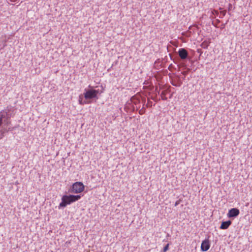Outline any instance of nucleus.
<instances>
[{
    "instance_id": "a878e982",
    "label": "nucleus",
    "mask_w": 252,
    "mask_h": 252,
    "mask_svg": "<svg viewBox=\"0 0 252 252\" xmlns=\"http://www.w3.org/2000/svg\"><path fill=\"white\" fill-rule=\"evenodd\" d=\"M212 25H214L215 27H217L216 25H214L213 22H212Z\"/></svg>"
},
{
    "instance_id": "9b49d317",
    "label": "nucleus",
    "mask_w": 252,
    "mask_h": 252,
    "mask_svg": "<svg viewBox=\"0 0 252 252\" xmlns=\"http://www.w3.org/2000/svg\"><path fill=\"white\" fill-rule=\"evenodd\" d=\"M210 43V42L208 40H204L201 44L200 46L204 49H207L208 46H209V44Z\"/></svg>"
},
{
    "instance_id": "a211bd4d",
    "label": "nucleus",
    "mask_w": 252,
    "mask_h": 252,
    "mask_svg": "<svg viewBox=\"0 0 252 252\" xmlns=\"http://www.w3.org/2000/svg\"><path fill=\"white\" fill-rule=\"evenodd\" d=\"M211 13H212V14H219V12H218V11L215 10H212V11H211Z\"/></svg>"
},
{
    "instance_id": "7ed1b4c3",
    "label": "nucleus",
    "mask_w": 252,
    "mask_h": 252,
    "mask_svg": "<svg viewBox=\"0 0 252 252\" xmlns=\"http://www.w3.org/2000/svg\"><path fill=\"white\" fill-rule=\"evenodd\" d=\"M84 189V186L82 182H76L72 184L68 191L72 193H79L82 192Z\"/></svg>"
},
{
    "instance_id": "9d476101",
    "label": "nucleus",
    "mask_w": 252,
    "mask_h": 252,
    "mask_svg": "<svg viewBox=\"0 0 252 252\" xmlns=\"http://www.w3.org/2000/svg\"><path fill=\"white\" fill-rule=\"evenodd\" d=\"M167 93H168V90H164L161 92L160 97L162 100H166L167 99V97L166 96V95Z\"/></svg>"
},
{
    "instance_id": "4468645a",
    "label": "nucleus",
    "mask_w": 252,
    "mask_h": 252,
    "mask_svg": "<svg viewBox=\"0 0 252 252\" xmlns=\"http://www.w3.org/2000/svg\"><path fill=\"white\" fill-rule=\"evenodd\" d=\"M152 102L150 100H148L147 103L146 104V107H151L152 106Z\"/></svg>"
},
{
    "instance_id": "4be33fe9",
    "label": "nucleus",
    "mask_w": 252,
    "mask_h": 252,
    "mask_svg": "<svg viewBox=\"0 0 252 252\" xmlns=\"http://www.w3.org/2000/svg\"><path fill=\"white\" fill-rule=\"evenodd\" d=\"M87 103H88V102L86 101H83V102H82V105H84V104H87Z\"/></svg>"
},
{
    "instance_id": "bb28decb",
    "label": "nucleus",
    "mask_w": 252,
    "mask_h": 252,
    "mask_svg": "<svg viewBox=\"0 0 252 252\" xmlns=\"http://www.w3.org/2000/svg\"><path fill=\"white\" fill-rule=\"evenodd\" d=\"M217 22L220 23V21L219 20H217Z\"/></svg>"
},
{
    "instance_id": "6e6552de",
    "label": "nucleus",
    "mask_w": 252,
    "mask_h": 252,
    "mask_svg": "<svg viewBox=\"0 0 252 252\" xmlns=\"http://www.w3.org/2000/svg\"><path fill=\"white\" fill-rule=\"evenodd\" d=\"M13 130V127H0V139H2L4 136V134L6 132H8L9 131H12Z\"/></svg>"
},
{
    "instance_id": "f257e3e1",
    "label": "nucleus",
    "mask_w": 252,
    "mask_h": 252,
    "mask_svg": "<svg viewBox=\"0 0 252 252\" xmlns=\"http://www.w3.org/2000/svg\"><path fill=\"white\" fill-rule=\"evenodd\" d=\"M14 115V109L11 106H7L0 112V127H8L11 125V118Z\"/></svg>"
},
{
    "instance_id": "0eeeda50",
    "label": "nucleus",
    "mask_w": 252,
    "mask_h": 252,
    "mask_svg": "<svg viewBox=\"0 0 252 252\" xmlns=\"http://www.w3.org/2000/svg\"><path fill=\"white\" fill-rule=\"evenodd\" d=\"M210 247V245L208 240L206 239L202 241L201 245V250L202 252L207 251L209 249Z\"/></svg>"
},
{
    "instance_id": "dca6fc26",
    "label": "nucleus",
    "mask_w": 252,
    "mask_h": 252,
    "mask_svg": "<svg viewBox=\"0 0 252 252\" xmlns=\"http://www.w3.org/2000/svg\"><path fill=\"white\" fill-rule=\"evenodd\" d=\"M82 99H83V98H82V95H79V103L81 105H82V102H83Z\"/></svg>"
},
{
    "instance_id": "5701e85b",
    "label": "nucleus",
    "mask_w": 252,
    "mask_h": 252,
    "mask_svg": "<svg viewBox=\"0 0 252 252\" xmlns=\"http://www.w3.org/2000/svg\"><path fill=\"white\" fill-rule=\"evenodd\" d=\"M182 73H183L184 75H186V74H187V72L184 71V72H182Z\"/></svg>"
},
{
    "instance_id": "aec40b11",
    "label": "nucleus",
    "mask_w": 252,
    "mask_h": 252,
    "mask_svg": "<svg viewBox=\"0 0 252 252\" xmlns=\"http://www.w3.org/2000/svg\"><path fill=\"white\" fill-rule=\"evenodd\" d=\"M197 52L200 54V55H201L202 54V53H203V52L202 51V50L200 49H198L197 50Z\"/></svg>"
},
{
    "instance_id": "f03ea898",
    "label": "nucleus",
    "mask_w": 252,
    "mask_h": 252,
    "mask_svg": "<svg viewBox=\"0 0 252 252\" xmlns=\"http://www.w3.org/2000/svg\"><path fill=\"white\" fill-rule=\"evenodd\" d=\"M81 197L80 195H64L62 197V202L60 203L59 208L65 207L67 205L79 200Z\"/></svg>"
},
{
    "instance_id": "393cba45",
    "label": "nucleus",
    "mask_w": 252,
    "mask_h": 252,
    "mask_svg": "<svg viewBox=\"0 0 252 252\" xmlns=\"http://www.w3.org/2000/svg\"><path fill=\"white\" fill-rule=\"evenodd\" d=\"M132 111H135V107L134 106L133 107Z\"/></svg>"
},
{
    "instance_id": "412c9836",
    "label": "nucleus",
    "mask_w": 252,
    "mask_h": 252,
    "mask_svg": "<svg viewBox=\"0 0 252 252\" xmlns=\"http://www.w3.org/2000/svg\"><path fill=\"white\" fill-rule=\"evenodd\" d=\"M231 8H232V5H231V4L229 3V7H228V10L229 11L230 10Z\"/></svg>"
},
{
    "instance_id": "cd10ccee",
    "label": "nucleus",
    "mask_w": 252,
    "mask_h": 252,
    "mask_svg": "<svg viewBox=\"0 0 252 252\" xmlns=\"http://www.w3.org/2000/svg\"><path fill=\"white\" fill-rule=\"evenodd\" d=\"M171 97H172V94L169 95V97H170V98H171Z\"/></svg>"
},
{
    "instance_id": "39448f33",
    "label": "nucleus",
    "mask_w": 252,
    "mask_h": 252,
    "mask_svg": "<svg viewBox=\"0 0 252 252\" xmlns=\"http://www.w3.org/2000/svg\"><path fill=\"white\" fill-rule=\"evenodd\" d=\"M239 210L234 208L229 210L227 216L229 218H235L239 215Z\"/></svg>"
},
{
    "instance_id": "b1692460",
    "label": "nucleus",
    "mask_w": 252,
    "mask_h": 252,
    "mask_svg": "<svg viewBox=\"0 0 252 252\" xmlns=\"http://www.w3.org/2000/svg\"><path fill=\"white\" fill-rule=\"evenodd\" d=\"M139 108H140V106L139 107H136V110H138Z\"/></svg>"
},
{
    "instance_id": "2eb2a0df",
    "label": "nucleus",
    "mask_w": 252,
    "mask_h": 252,
    "mask_svg": "<svg viewBox=\"0 0 252 252\" xmlns=\"http://www.w3.org/2000/svg\"><path fill=\"white\" fill-rule=\"evenodd\" d=\"M169 248V244H167L163 249L162 252H166Z\"/></svg>"
},
{
    "instance_id": "20e7f679",
    "label": "nucleus",
    "mask_w": 252,
    "mask_h": 252,
    "mask_svg": "<svg viewBox=\"0 0 252 252\" xmlns=\"http://www.w3.org/2000/svg\"><path fill=\"white\" fill-rule=\"evenodd\" d=\"M98 90L91 89L87 91L84 94V97L86 99H91L93 98H98L97 95L98 94Z\"/></svg>"
},
{
    "instance_id": "423d86ee",
    "label": "nucleus",
    "mask_w": 252,
    "mask_h": 252,
    "mask_svg": "<svg viewBox=\"0 0 252 252\" xmlns=\"http://www.w3.org/2000/svg\"><path fill=\"white\" fill-rule=\"evenodd\" d=\"M178 54L180 58L184 60L186 59L188 57V52L185 48H181L178 51Z\"/></svg>"
},
{
    "instance_id": "f3484780",
    "label": "nucleus",
    "mask_w": 252,
    "mask_h": 252,
    "mask_svg": "<svg viewBox=\"0 0 252 252\" xmlns=\"http://www.w3.org/2000/svg\"><path fill=\"white\" fill-rule=\"evenodd\" d=\"M181 201H182V200L181 199H180L178 200H177V201H176V202L175 203V206H177V205H178Z\"/></svg>"
},
{
    "instance_id": "ddd939ff",
    "label": "nucleus",
    "mask_w": 252,
    "mask_h": 252,
    "mask_svg": "<svg viewBox=\"0 0 252 252\" xmlns=\"http://www.w3.org/2000/svg\"><path fill=\"white\" fill-rule=\"evenodd\" d=\"M131 102L135 105L139 104L140 103V99L136 98L134 96H132L131 98Z\"/></svg>"
},
{
    "instance_id": "f8f14e48",
    "label": "nucleus",
    "mask_w": 252,
    "mask_h": 252,
    "mask_svg": "<svg viewBox=\"0 0 252 252\" xmlns=\"http://www.w3.org/2000/svg\"><path fill=\"white\" fill-rule=\"evenodd\" d=\"M142 102L143 103V105H144L145 103L146 102L145 98H144L142 99ZM145 111H146L145 107L144 106H143L142 108L139 110V114L140 115H143V114H145Z\"/></svg>"
},
{
    "instance_id": "6ab92c4d",
    "label": "nucleus",
    "mask_w": 252,
    "mask_h": 252,
    "mask_svg": "<svg viewBox=\"0 0 252 252\" xmlns=\"http://www.w3.org/2000/svg\"><path fill=\"white\" fill-rule=\"evenodd\" d=\"M226 11L223 10L220 12V13L223 16H224L226 14Z\"/></svg>"
},
{
    "instance_id": "1a4fd4ad",
    "label": "nucleus",
    "mask_w": 252,
    "mask_h": 252,
    "mask_svg": "<svg viewBox=\"0 0 252 252\" xmlns=\"http://www.w3.org/2000/svg\"><path fill=\"white\" fill-rule=\"evenodd\" d=\"M231 223L232 222L230 220L226 221H222L220 228L221 229H226L229 227V226L231 225Z\"/></svg>"
}]
</instances>
